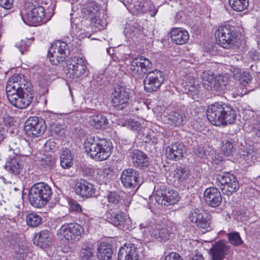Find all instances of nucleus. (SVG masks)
<instances>
[{
  "instance_id": "obj_1",
  "label": "nucleus",
  "mask_w": 260,
  "mask_h": 260,
  "mask_svg": "<svg viewBox=\"0 0 260 260\" xmlns=\"http://www.w3.org/2000/svg\"><path fill=\"white\" fill-rule=\"evenodd\" d=\"M6 91L9 102L19 109L26 108L33 98L34 90L31 83L23 75L11 77L7 82Z\"/></svg>"
},
{
  "instance_id": "obj_2",
  "label": "nucleus",
  "mask_w": 260,
  "mask_h": 260,
  "mask_svg": "<svg viewBox=\"0 0 260 260\" xmlns=\"http://www.w3.org/2000/svg\"><path fill=\"white\" fill-rule=\"evenodd\" d=\"M84 148L91 158L96 161H103L110 156L113 145L111 142L105 139L95 140L90 136L85 141Z\"/></svg>"
},
{
  "instance_id": "obj_3",
  "label": "nucleus",
  "mask_w": 260,
  "mask_h": 260,
  "mask_svg": "<svg viewBox=\"0 0 260 260\" xmlns=\"http://www.w3.org/2000/svg\"><path fill=\"white\" fill-rule=\"evenodd\" d=\"M140 229L142 230L144 238L151 241L153 239L166 241L169 239L171 232L156 223L153 219H148L141 223Z\"/></svg>"
},
{
  "instance_id": "obj_4",
  "label": "nucleus",
  "mask_w": 260,
  "mask_h": 260,
  "mask_svg": "<svg viewBox=\"0 0 260 260\" xmlns=\"http://www.w3.org/2000/svg\"><path fill=\"white\" fill-rule=\"evenodd\" d=\"M24 12L21 17L28 25H36L44 18V8L34 0H27L24 5Z\"/></svg>"
},
{
  "instance_id": "obj_5",
  "label": "nucleus",
  "mask_w": 260,
  "mask_h": 260,
  "mask_svg": "<svg viewBox=\"0 0 260 260\" xmlns=\"http://www.w3.org/2000/svg\"><path fill=\"white\" fill-rule=\"evenodd\" d=\"M49 186L43 182L34 184L28 194V200L34 207L40 208L45 205L49 198Z\"/></svg>"
},
{
  "instance_id": "obj_6",
  "label": "nucleus",
  "mask_w": 260,
  "mask_h": 260,
  "mask_svg": "<svg viewBox=\"0 0 260 260\" xmlns=\"http://www.w3.org/2000/svg\"><path fill=\"white\" fill-rule=\"evenodd\" d=\"M216 42L222 47L229 49L235 44L238 37L235 28L230 25L219 26L215 32Z\"/></svg>"
},
{
  "instance_id": "obj_7",
  "label": "nucleus",
  "mask_w": 260,
  "mask_h": 260,
  "mask_svg": "<svg viewBox=\"0 0 260 260\" xmlns=\"http://www.w3.org/2000/svg\"><path fill=\"white\" fill-rule=\"evenodd\" d=\"M100 6L93 1H86L81 6L82 12L90 18L98 30L103 29L106 26V21L100 18Z\"/></svg>"
},
{
  "instance_id": "obj_8",
  "label": "nucleus",
  "mask_w": 260,
  "mask_h": 260,
  "mask_svg": "<svg viewBox=\"0 0 260 260\" xmlns=\"http://www.w3.org/2000/svg\"><path fill=\"white\" fill-rule=\"evenodd\" d=\"M83 232V228L79 224L70 223L63 224L58 230L57 236L64 239L69 243H73L79 241Z\"/></svg>"
},
{
  "instance_id": "obj_9",
  "label": "nucleus",
  "mask_w": 260,
  "mask_h": 260,
  "mask_svg": "<svg viewBox=\"0 0 260 260\" xmlns=\"http://www.w3.org/2000/svg\"><path fill=\"white\" fill-rule=\"evenodd\" d=\"M215 183L223 193L228 196L236 192L239 188L237 179L235 176L229 172L218 174L216 177Z\"/></svg>"
},
{
  "instance_id": "obj_10",
  "label": "nucleus",
  "mask_w": 260,
  "mask_h": 260,
  "mask_svg": "<svg viewBox=\"0 0 260 260\" xmlns=\"http://www.w3.org/2000/svg\"><path fill=\"white\" fill-rule=\"evenodd\" d=\"M86 70V62L81 57H73L67 62L64 72L67 78L76 79L82 76Z\"/></svg>"
},
{
  "instance_id": "obj_11",
  "label": "nucleus",
  "mask_w": 260,
  "mask_h": 260,
  "mask_svg": "<svg viewBox=\"0 0 260 260\" xmlns=\"http://www.w3.org/2000/svg\"><path fill=\"white\" fill-rule=\"evenodd\" d=\"M156 202L160 205L169 206L175 204L179 201L180 197L178 192L173 189L162 185L158 188L154 193Z\"/></svg>"
},
{
  "instance_id": "obj_12",
  "label": "nucleus",
  "mask_w": 260,
  "mask_h": 260,
  "mask_svg": "<svg viewBox=\"0 0 260 260\" xmlns=\"http://www.w3.org/2000/svg\"><path fill=\"white\" fill-rule=\"evenodd\" d=\"M46 129L45 121L38 117H30L24 124L25 133L30 137H39L44 133Z\"/></svg>"
},
{
  "instance_id": "obj_13",
  "label": "nucleus",
  "mask_w": 260,
  "mask_h": 260,
  "mask_svg": "<svg viewBox=\"0 0 260 260\" xmlns=\"http://www.w3.org/2000/svg\"><path fill=\"white\" fill-rule=\"evenodd\" d=\"M69 50L66 43L56 41L50 47V62L57 65L68 55Z\"/></svg>"
},
{
  "instance_id": "obj_14",
  "label": "nucleus",
  "mask_w": 260,
  "mask_h": 260,
  "mask_svg": "<svg viewBox=\"0 0 260 260\" xmlns=\"http://www.w3.org/2000/svg\"><path fill=\"white\" fill-rule=\"evenodd\" d=\"M111 98L112 104L117 110H123L129 105V91L124 87H116Z\"/></svg>"
},
{
  "instance_id": "obj_15",
  "label": "nucleus",
  "mask_w": 260,
  "mask_h": 260,
  "mask_svg": "<svg viewBox=\"0 0 260 260\" xmlns=\"http://www.w3.org/2000/svg\"><path fill=\"white\" fill-rule=\"evenodd\" d=\"M164 80L162 73L158 70L148 73L144 80V88L149 92L156 91Z\"/></svg>"
},
{
  "instance_id": "obj_16",
  "label": "nucleus",
  "mask_w": 260,
  "mask_h": 260,
  "mask_svg": "<svg viewBox=\"0 0 260 260\" xmlns=\"http://www.w3.org/2000/svg\"><path fill=\"white\" fill-rule=\"evenodd\" d=\"M210 253L212 260H223L226 256L232 254V250L226 242L219 241L211 248Z\"/></svg>"
},
{
  "instance_id": "obj_17",
  "label": "nucleus",
  "mask_w": 260,
  "mask_h": 260,
  "mask_svg": "<svg viewBox=\"0 0 260 260\" xmlns=\"http://www.w3.org/2000/svg\"><path fill=\"white\" fill-rule=\"evenodd\" d=\"M223 104L215 103L209 106L207 110V117L213 125H223Z\"/></svg>"
},
{
  "instance_id": "obj_18",
  "label": "nucleus",
  "mask_w": 260,
  "mask_h": 260,
  "mask_svg": "<svg viewBox=\"0 0 260 260\" xmlns=\"http://www.w3.org/2000/svg\"><path fill=\"white\" fill-rule=\"evenodd\" d=\"M75 191L82 197L90 198L96 196V190L94 186L83 179L76 182Z\"/></svg>"
},
{
  "instance_id": "obj_19",
  "label": "nucleus",
  "mask_w": 260,
  "mask_h": 260,
  "mask_svg": "<svg viewBox=\"0 0 260 260\" xmlns=\"http://www.w3.org/2000/svg\"><path fill=\"white\" fill-rule=\"evenodd\" d=\"M150 67V61L143 56H140L133 59L131 63L130 69L134 74L142 75L146 73Z\"/></svg>"
},
{
  "instance_id": "obj_20",
  "label": "nucleus",
  "mask_w": 260,
  "mask_h": 260,
  "mask_svg": "<svg viewBox=\"0 0 260 260\" xmlns=\"http://www.w3.org/2000/svg\"><path fill=\"white\" fill-rule=\"evenodd\" d=\"M139 173L133 169L124 170L121 174L122 184L127 188H134L138 184Z\"/></svg>"
},
{
  "instance_id": "obj_21",
  "label": "nucleus",
  "mask_w": 260,
  "mask_h": 260,
  "mask_svg": "<svg viewBox=\"0 0 260 260\" xmlns=\"http://www.w3.org/2000/svg\"><path fill=\"white\" fill-rule=\"evenodd\" d=\"M118 260H139L135 245L132 243L125 244L118 251Z\"/></svg>"
},
{
  "instance_id": "obj_22",
  "label": "nucleus",
  "mask_w": 260,
  "mask_h": 260,
  "mask_svg": "<svg viewBox=\"0 0 260 260\" xmlns=\"http://www.w3.org/2000/svg\"><path fill=\"white\" fill-rule=\"evenodd\" d=\"M205 202L210 206L215 207L219 206L221 202L220 192L216 187H209L204 191Z\"/></svg>"
},
{
  "instance_id": "obj_23",
  "label": "nucleus",
  "mask_w": 260,
  "mask_h": 260,
  "mask_svg": "<svg viewBox=\"0 0 260 260\" xmlns=\"http://www.w3.org/2000/svg\"><path fill=\"white\" fill-rule=\"evenodd\" d=\"M184 145L181 143L176 142L169 145L166 149V155L168 158L178 160L183 155Z\"/></svg>"
},
{
  "instance_id": "obj_24",
  "label": "nucleus",
  "mask_w": 260,
  "mask_h": 260,
  "mask_svg": "<svg viewBox=\"0 0 260 260\" xmlns=\"http://www.w3.org/2000/svg\"><path fill=\"white\" fill-rule=\"evenodd\" d=\"M4 168L10 174L16 175L22 172L23 164L19 156H15L7 160Z\"/></svg>"
},
{
  "instance_id": "obj_25",
  "label": "nucleus",
  "mask_w": 260,
  "mask_h": 260,
  "mask_svg": "<svg viewBox=\"0 0 260 260\" xmlns=\"http://www.w3.org/2000/svg\"><path fill=\"white\" fill-rule=\"evenodd\" d=\"M108 221L115 226L121 227L127 221V215L121 212L110 210L106 214Z\"/></svg>"
},
{
  "instance_id": "obj_26",
  "label": "nucleus",
  "mask_w": 260,
  "mask_h": 260,
  "mask_svg": "<svg viewBox=\"0 0 260 260\" xmlns=\"http://www.w3.org/2000/svg\"><path fill=\"white\" fill-rule=\"evenodd\" d=\"M171 41L177 45L185 44L189 39V34L182 28H174L170 32Z\"/></svg>"
},
{
  "instance_id": "obj_27",
  "label": "nucleus",
  "mask_w": 260,
  "mask_h": 260,
  "mask_svg": "<svg viewBox=\"0 0 260 260\" xmlns=\"http://www.w3.org/2000/svg\"><path fill=\"white\" fill-rule=\"evenodd\" d=\"M131 159L134 166L141 169H145L149 165L148 158L142 151L135 150L131 153Z\"/></svg>"
},
{
  "instance_id": "obj_28",
  "label": "nucleus",
  "mask_w": 260,
  "mask_h": 260,
  "mask_svg": "<svg viewBox=\"0 0 260 260\" xmlns=\"http://www.w3.org/2000/svg\"><path fill=\"white\" fill-rule=\"evenodd\" d=\"M122 125L137 132L139 135H141L142 137H145L147 138H150V136L146 133V132L148 131V129L146 127H143L140 121L135 119L130 118L125 120L123 123Z\"/></svg>"
},
{
  "instance_id": "obj_29",
  "label": "nucleus",
  "mask_w": 260,
  "mask_h": 260,
  "mask_svg": "<svg viewBox=\"0 0 260 260\" xmlns=\"http://www.w3.org/2000/svg\"><path fill=\"white\" fill-rule=\"evenodd\" d=\"M166 118L168 120L167 122L175 126L183 125L186 122L185 112L181 110L172 112Z\"/></svg>"
},
{
  "instance_id": "obj_30",
  "label": "nucleus",
  "mask_w": 260,
  "mask_h": 260,
  "mask_svg": "<svg viewBox=\"0 0 260 260\" xmlns=\"http://www.w3.org/2000/svg\"><path fill=\"white\" fill-rule=\"evenodd\" d=\"M89 124L97 129H105L109 122L107 118L102 114H94L89 117Z\"/></svg>"
},
{
  "instance_id": "obj_31",
  "label": "nucleus",
  "mask_w": 260,
  "mask_h": 260,
  "mask_svg": "<svg viewBox=\"0 0 260 260\" xmlns=\"http://www.w3.org/2000/svg\"><path fill=\"white\" fill-rule=\"evenodd\" d=\"M112 253V247L107 242L102 243L98 248V257L100 260H111Z\"/></svg>"
},
{
  "instance_id": "obj_32",
  "label": "nucleus",
  "mask_w": 260,
  "mask_h": 260,
  "mask_svg": "<svg viewBox=\"0 0 260 260\" xmlns=\"http://www.w3.org/2000/svg\"><path fill=\"white\" fill-rule=\"evenodd\" d=\"M112 176V170L109 167L98 168L95 171V178L101 184H107Z\"/></svg>"
},
{
  "instance_id": "obj_33",
  "label": "nucleus",
  "mask_w": 260,
  "mask_h": 260,
  "mask_svg": "<svg viewBox=\"0 0 260 260\" xmlns=\"http://www.w3.org/2000/svg\"><path fill=\"white\" fill-rule=\"evenodd\" d=\"M229 79L230 78L228 75H216L213 90L223 91L228 89Z\"/></svg>"
},
{
  "instance_id": "obj_34",
  "label": "nucleus",
  "mask_w": 260,
  "mask_h": 260,
  "mask_svg": "<svg viewBox=\"0 0 260 260\" xmlns=\"http://www.w3.org/2000/svg\"><path fill=\"white\" fill-rule=\"evenodd\" d=\"M81 260H93L94 257V249L90 243L83 244L79 252Z\"/></svg>"
},
{
  "instance_id": "obj_35",
  "label": "nucleus",
  "mask_w": 260,
  "mask_h": 260,
  "mask_svg": "<svg viewBox=\"0 0 260 260\" xmlns=\"http://www.w3.org/2000/svg\"><path fill=\"white\" fill-rule=\"evenodd\" d=\"M201 78L203 85L207 89L213 90L216 75L212 72L208 71L202 72Z\"/></svg>"
},
{
  "instance_id": "obj_36",
  "label": "nucleus",
  "mask_w": 260,
  "mask_h": 260,
  "mask_svg": "<svg viewBox=\"0 0 260 260\" xmlns=\"http://www.w3.org/2000/svg\"><path fill=\"white\" fill-rule=\"evenodd\" d=\"M223 125L234 123L236 118L235 110L231 106L223 104Z\"/></svg>"
},
{
  "instance_id": "obj_37",
  "label": "nucleus",
  "mask_w": 260,
  "mask_h": 260,
  "mask_svg": "<svg viewBox=\"0 0 260 260\" xmlns=\"http://www.w3.org/2000/svg\"><path fill=\"white\" fill-rule=\"evenodd\" d=\"M48 238L49 231L47 230H43L36 235L35 242H37L38 246L44 250H47L49 247Z\"/></svg>"
},
{
  "instance_id": "obj_38",
  "label": "nucleus",
  "mask_w": 260,
  "mask_h": 260,
  "mask_svg": "<svg viewBox=\"0 0 260 260\" xmlns=\"http://www.w3.org/2000/svg\"><path fill=\"white\" fill-rule=\"evenodd\" d=\"M73 157L70 150L67 149L63 150L60 155V166L63 169H69L73 164Z\"/></svg>"
},
{
  "instance_id": "obj_39",
  "label": "nucleus",
  "mask_w": 260,
  "mask_h": 260,
  "mask_svg": "<svg viewBox=\"0 0 260 260\" xmlns=\"http://www.w3.org/2000/svg\"><path fill=\"white\" fill-rule=\"evenodd\" d=\"M26 222L27 225L31 228L39 226L42 223V217L36 212L28 213L26 216Z\"/></svg>"
},
{
  "instance_id": "obj_40",
  "label": "nucleus",
  "mask_w": 260,
  "mask_h": 260,
  "mask_svg": "<svg viewBox=\"0 0 260 260\" xmlns=\"http://www.w3.org/2000/svg\"><path fill=\"white\" fill-rule=\"evenodd\" d=\"M202 211V210L195 209L193 211L190 213L189 219L191 222L195 223L199 228L206 229V224L204 223L205 224H204V222H202L199 221L200 218L203 217L201 214Z\"/></svg>"
},
{
  "instance_id": "obj_41",
  "label": "nucleus",
  "mask_w": 260,
  "mask_h": 260,
  "mask_svg": "<svg viewBox=\"0 0 260 260\" xmlns=\"http://www.w3.org/2000/svg\"><path fill=\"white\" fill-rule=\"evenodd\" d=\"M202 211V210L195 209L193 211L190 213L189 219L191 222L195 223L199 228L206 229V224L204 223L205 224H204V222H202L199 221L200 218L203 217L201 214Z\"/></svg>"
},
{
  "instance_id": "obj_42",
  "label": "nucleus",
  "mask_w": 260,
  "mask_h": 260,
  "mask_svg": "<svg viewBox=\"0 0 260 260\" xmlns=\"http://www.w3.org/2000/svg\"><path fill=\"white\" fill-rule=\"evenodd\" d=\"M202 211V210L195 209L193 211L190 213L189 219L191 222L195 223L199 228L206 229V224L204 223L205 224H204V222H202L199 221L200 218L203 217L201 214Z\"/></svg>"
},
{
  "instance_id": "obj_43",
  "label": "nucleus",
  "mask_w": 260,
  "mask_h": 260,
  "mask_svg": "<svg viewBox=\"0 0 260 260\" xmlns=\"http://www.w3.org/2000/svg\"><path fill=\"white\" fill-rule=\"evenodd\" d=\"M229 3L232 8L236 11H242L248 6V0H229Z\"/></svg>"
},
{
  "instance_id": "obj_44",
  "label": "nucleus",
  "mask_w": 260,
  "mask_h": 260,
  "mask_svg": "<svg viewBox=\"0 0 260 260\" xmlns=\"http://www.w3.org/2000/svg\"><path fill=\"white\" fill-rule=\"evenodd\" d=\"M229 242L234 246H239L242 244L243 241L239 234L236 232L229 233L227 234Z\"/></svg>"
},
{
  "instance_id": "obj_45",
  "label": "nucleus",
  "mask_w": 260,
  "mask_h": 260,
  "mask_svg": "<svg viewBox=\"0 0 260 260\" xmlns=\"http://www.w3.org/2000/svg\"><path fill=\"white\" fill-rule=\"evenodd\" d=\"M142 8L141 10L143 13L149 12L151 16H154L156 14L157 10L155 8L152 2L146 1L142 4Z\"/></svg>"
},
{
  "instance_id": "obj_46",
  "label": "nucleus",
  "mask_w": 260,
  "mask_h": 260,
  "mask_svg": "<svg viewBox=\"0 0 260 260\" xmlns=\"http://www.w3.org/2000/svg\"><path fill=\"white\" fill-rule=\"evenodd\" d=\"M222 150L224 154L229 156L232 154L234 150V144L232 140H225L222 142Z\"/></svg>"
},
{
  "instance_id": "obj_47",
  "label": "nucleus",
  "mask_w": 260,
  "mask_h": 260,
  "mask_svg": "<svg viewBox=\"0 0 260 260\" xmlns=\"http://www.w3.org/2000/svg\"><path fill=\"white\" fill-rule=\"evenodd\" d=\"M189 177L188 171L184 168H179L177 169L175 177L180 181L187 180Z\"/></svg>"
},
{
  "instance_id": "obj_48",
  "label": "nucleus",
  "mask_w": 260,
  "mask_h": 260,
  "mask_svg": "<svg viewBox=\"0 0 260 260\" xmlns=\"http://www.w3.org/2000/svg\"><path fill=\"white\" fill-rule=\"evenodd\" d=\"M141 32L139 27L135 26L131 27H126L125 29V35L126 37L128 38H133L135 37H137Z\"/></svg>"
},
{
  "instance_id": "obj_49",
  "label": "nucleus",
  "mask_w": 260,
  "mask_h": 260,
  "mask_svg": "<svg viewBox=\"0 0 260 260\" xmlns=\"http://www.w3.org/2000/svg\"><path fill=\"white\" fill-rule=\"evenodd\" d=\"M30 40L25 38L22 39L20 41L16 43V47L19 49V51L22 54L24 53V52L27 50L28 47L30 45Z\"/></svg>"
},
{
  "instance_id": "obj_50",
  "label": "nucleus",
  "mask_w": 260,
  "mask_h": 260,
  "mask_svg": "<svg viewBox=\"0 0 260 260\" xmlns=\"http://www.w3.org/2000/svg\"><path fill=\"white\" fill-rule=\"evenodd\" d=\"M201 214L203 217L200 218L199 221L204 222V223L206 224V229L208 230L210 226L211 216L209 213L203 210Z\"/></svg>"
},
{
  "instance_id": "obj_51",
  "label": "nucleus",
  "mask_w": 260,
  "mask_h": 260,
  "mask_svg": "<svg viewBox=\"0 0 260 260\" xmlns=\"http://www.w3.org/2000/svg\"><path fill=\"white\" fill-rule=\"evenodd\" d=\"M251 124L256 136L260 137V115H257L252 120Z\"/></svg>"
},
{
  "instance_id": "obj_52",
  "label": "nucleus",
  "mask_w": 260,
  "mask_h": 260,
  "mask_svg": "<svg viewBox=\"0 0 260 260\" xmlns=\"http://www.w3.org/2000/svg\"><path fill=\"white\" fill-rule=\"evenodd\" d=\"M251 80V76L249 73L244 72L239 76V81L240 84L243 86L247 85Z\"/></svg>"
},
{
  "instance_id": "obj_53",
  "label": "nucleus",
  "mask_w": 260,
  "mask_h": 260,
  "mask_svg": "<svg viewBox=\"0 0 260 260\" xmlns=\"http://www.w3.org/2000/svg\"><path fill=\"white\" fill-rule=\"evenodd\" d=\"M27 249L24 246H19L15 250L17 257L20 259H23L26 255Z\"/></svg>"
},
{
  "instance_id": "obj_54",
  "label": "nucleus",
  "mask_w": 260,
  "mask_h": 260,
  "mask_svg": "<svg viewBox=\"0 0 260 260\" xmlns=\"http://www.w3.org/2000/svg\"><path fill=\"white\" fill-rule=\"evenodd\" d=\"M70 209L77 213H80L82 210L81 206L75 201L71 200L69 202Z\"/></svg>"
},
{
  "instance_id": "obj_55",
  "label": "nucleus",
  "mask_w": 260,
  "mask_h": 260,
  "mask_svg": "<svg viewBox=\"0 0 260 260\" xmlns=\"http://www.w3.org/2000/svg\"><path fill=\"white\" fill-rule=\"evenodd\" d=\"M107 199L109 202L117 204L120 200V197L116 192H109L107 194Z\"/></svg>"
},
{
  "instance_id": "obj_56",
  "label": "nucleus",
  "mask_w": 260,
  "mask_h": 260,
  "mask_svg": "<svg viewBox=\"0 0 260 260\" xmlns=\"http://www.w3.org/2000/svg\"><path fill=\"white\" fill-rule=\"evenodd\" d=\"M165 260H183V259L178 253L170 252L165 256Z\"/></svg>"
},
{
  "instance_id": "obj_57",
  "label": "nucleus",
  "mask_w": 260,
  "mask_h": 260,
  "mask_svg": "<svg viewBox=\"0 0 260 260\" xmlns=\"http://www.w3.org/2000/svg\"><path fill=\"white\" fill-rule=\"evenodd\" d=\"M13 3V0H0V6L6 9H11Z\"/></svg>"
},
{
  "instance_id": "obj_58",
  "label": "nucleus",
  "mask_w": 260,
  "mask_h": 260,
  "mask_svg": "<svg viewBox=\"0 0 260 260\" xmlns=\"http://www.w3.org/2000/svg\"><path fill=\"white\" fill-rule=\"evenodd\" d=\"M40 85L42 88L41 92L43 93H46L48 91V84L47 80H42L40 81Z\"/></svg>"
},
{
  "instance_id": "obj_59",
  "label": "nucleus",
  "mask_w": 260,
  "mask_h": 260,
  "mask_svg": "<svg viewBox=\"0 0 260 260\" xmlns=\"http://www.w3.org/2000/svg\"><path fill=\"white\" fill-rule=\"evenodd\" d=\"M153 129L157 131L158 133V136L162 139V137H165L166 136V131L161 127L159 126H155L153 127Z\"/></svg>"
},
{
  "instance_id": "obj_60",
  "label": "nucleus",
  "mask_w": 260,
  "mask_h": 260,
  "mask_svg": "<svg viewBox=\"0 0 260 260\" xmlns=\"http://www.w3.org/2000/svg\"><path fill=\"white\" fill-rule=\"evenodd\" d=\"M91 34L89 32H85L84 30H81L80 32L77 34V35L79 37L81 38V39L84 38V37H87L89 38L91 36Z\"/></svg>"
},
{
  "instance_id": "obj_61",
  "label": "nucleus",
  "mask_w": 260,
  "mask_h": 260,
  "mask_svg": "<svg viewBox=\"0 0 260 260\" xmlns=\"http://www.w3.org/2000/svg\"><path fill=\"white\" fill-rule=\"evenodd\" d=\"M198 154L200 157H204L207 155V152L203 148H199L198 149Z\"/></svg>"
},
{
  "instance_id": "obj_62",
  "label": "nucleus",
  "mask_w": 260,
  "mask_h": 260,
  "mask_svg": "<svg viewBox=\"0 0 260 260\" xmlns=\"http://www.w3.org/2000/svg\"><path fill=\"white\" fill-rule=\"evenodd\" d=\"M5 133V129L4 127L0 124V143L4 140V135Z\"/></svg>"
},
{
  "instance_id": "obj_63",
  "label": "nucleus",
  "mask_w": 260,
  "mask_h": 260,
  "mask_svg": "<svg viewBox=\"0 0 260 260\" xmlns=\"http://www.w3.org/2000/svg\"><path fill=\"white\" fill-rule=\"evenodd\" d=\"M190 260H204L202 254H196L194 255Z\"/></svg>"
},
{
  "instance_id": "obj_64",
  "label": "nucleus",
  "mask_w": 260,
  "mask_h": 260,
  "mask_svg": "<svg viewBox=\"0 0 260 260\" xmlns=\"http://www.w3.org/2000/svg\"><path fill=\"white\" fill-rule=\"evenodd\" d=\"M63 129V127L61 125H56L53 129V131L54 133L56 134H59L61 132V130Z\"/></svg>"
}]
</instances>
